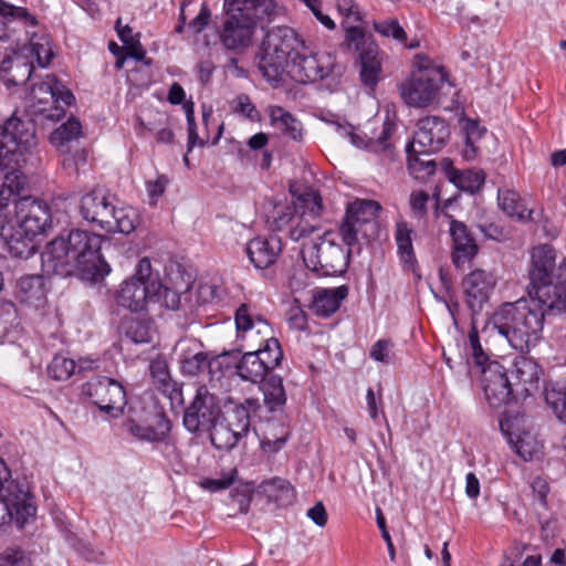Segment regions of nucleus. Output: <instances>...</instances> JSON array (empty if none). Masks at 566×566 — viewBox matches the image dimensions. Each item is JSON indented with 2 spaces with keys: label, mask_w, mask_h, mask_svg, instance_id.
<instances>
[{
  "label": "nucleus",
  "mask_w": 566,
  "mask_h": 566,
  "mask_svg": "<svg viewBox=\"0 0 566 566\" xmlns=\"http://www.w3.org/2000/svg\"><path fill=\"white\" fill-rule=\"evenodd\" d=\"M104 239L101 234L80 229L70 231L66 237L59 235L41 253L43 272L97 282L111 272L101 253Z\"/></svg>",
  "instance_id": "1"
},
{
  "label": "nucleus",
  "mask_w": 566,
  "mask_h": 566,
  "mask_svg": "<svg viewBox=\"0 0 566 566\" xmlns=\"http://www.w3.org/2000/svg\"><path fill=\"white\" fill-rule=\"evenodd\" d=\"M547 312L551 310L536 296L504 303L494 311L482 332L497 331L514 349L527 353L542 339Z\"/></svg>",
  "instance_id": "2"
},
{
  "label": "nucleus",
  "mask_w": 566,
  "mask_h": 566,
  "mask_svg": "<svg viewBox=\"0 0 566 566\" xmlns=\"http://www.w3.org/2000/svg\"><path fill=\"white\" fill-rule=\"evenodd\" d=\"M552 245L541 244L531 252L528 296H536L551 311L566 312V261L555 269Z\"/></svg>",
  "instance_id": "3"
},
{
  "label": "nucleus",
  "mask_w": 566,
  "mask_h": 566,
  "mask_svg": "<svg viewBox=\"0 0 566 566\" xmlns=\"http://www.w3.org/2000/svg\"><path fill=\"white\" fill-rule=\"evenodd\" d=\"M305 44L304 39L290 27L270 29L258 53V67L263 77L269 82H277Z\"/></svg>",
  "instance_id": "4"
},
{
  "label": "nucleus",
  "mask_w": 566,
  "mask_h": 566,
  "mask_svg": "<svg viewBox=\"0 0 566 566\" xmlns=\"http://www.w3.org/2000/svg\"><path fill=\"white\" fill-rule=\"evenodd\" d=\"M235 326L239 336L258 355L269 373L283 359L280 342L273 336V329L266 319L255 315L248 304H241L235 311Z\"/></svg>",
  "instance_id": "5"
},
{
  "label": "nucleus",
  "mask_w": 566,
  "mask_h": 566,
  "mask_svg": "<svg viewBox=\"0 0 566 566\" xmlns=\"http://www.w3.org/2000/svg\"><path fill=\"white\" fill-rule=\"evenodd\" d=\"M161 290L159 272L153 270L148 258H143L138 261L135 274L119 285L116 303L133 313L143 312L153 300H160Z\"/></svg>",
  "instance_id": "6"
},
{
  "label": "nucleus",
  "mask_w": 566,
  "mask_h": 566,
  "mask_svg": "<svg viewBox=\"0 0 566 566\" xmlns=\"http://www.w3.org/2000/svg\"><path fill=\"white\" fill-rule=\"evenodd\" d=\"M451 87L448 73L441 65H420L400 86L403 102L412 107H427L440 101L443 90Z\"/></svg>",
  "instance_id": "7"
},
{
  "label": "nucleus",
  "mask_w": 566,
  "mask_h": 566,
  "mask_svg": "<svg viewBox=\"0 0 566 566\" xmlns=\"http://www.w3.org/2000/svg\"><path fill=\"white\" fill-rule=\"evenodd\" d=\"M339 233L325 231L303 244L301 253L306 266L321 276H333L346 270V255L337 243Z\"/></svg>",
  "instance_id": "8"
},
{
  "label": "nucleus",
  "mask_w": 566,
  "mask_h": 566,
  "mask_svg": "<svg viewBox=\"0 0 566 566\" xmlns=\"http://www.w3.org/2000/svg\"><path fill=\"white\" fill-rule=\"evenodd\" d=\"M74 102L73 93L55 75L34 83L29 95L31 113L52 122L60 120Z\"/></svg>",
  "instance_id": "9"
},
{
  "label": "nucleus",
  "mask_w": 566,
  "mask_h": 566,
  "mask_svg": "<svg viewBox=\"0 0 566 566\" xmlns=\"http://www.w3.org/2000/svg\"><path fill=\"white\" fill-rule=\"evenodd\" d=\"M36 145L34 125L31 120H22L14 115L1 127L0 164L17 166L21 169L24 155Z\"/></svg>",
  "instance_id": "10"
},
{
  "label": "nucleus",
  "mask_w": 566,
  "mask_h": 566,
  "mask_svg": "<svg viewBox=\"0 0 566 566\" xmlns=\"http://www.w3.org/2000/svg\"><path fill=\"white\" fill-rule=\"evenodd\" d=\"M380 205L373 200H356L347 207L344 220L339 226V234L347 247H353L359 237L367 239L376 229Z\"/></svg>",
  "instance_id": "11"
},
{
  "label": "nucleus",
  "mask_w": 566,
  "mask_h": 566,
  "mask_svg": "<svg viewBox=\"0 0 566 566\" xmlns=\"http://www.w3.org/2000/svg\"><path fill=\"white\" fill-rule=\"evenodd\" d=\"M224 19L218 32L219 40L224 49L242 53L251 44L256 30L252 18L244 15L239 7L224 0Z\"/></svg>",
  "instance_id": "12"
},
{
  "label": "nucleus",
  "mask_w": 566,
  "mask_h": 566,
  "mask_svg": "<svg viewBox=\"0 0 566 566\" xmlns=\"http://www.w3.org/2000/svg\"><path fill=\"white\" fill-rule=\"evenodd\" d=\"M345 40L348 48L358 53L363 84L374 88L381 74V56L378 44L358 27L348 28Z\"/></svg>",
  "instance_id": "13"
},
{
  "label": "nucleus",
  "mask_w": 566,
  "mask_h": 566,
  "mask_svg": "<svg viewBox=\"0 0 566 566\" xmlns=\"http://www.w3.org/2000/svg\"><path fill=\"white\" fill-rule=\"evenodd\" d=\"M82 394L102 412L113 418L119 417L127 403L126 391L115 379L97 376L82 386Z\"/></svg>",
  "instance_id": "14"
},
{
  "label": "nucleus",
  "mask_w": 566,
  "mask_h": 566,
  "mask_svg": "<svg viewBox=\"0 0 566 566\" xmlns=\"http://www.w3.org/2000/svg\"><path fill=\"white\" fill-rule=\"evenodd\" d=\"M221 408L218 397L206 386H199L191 403L184 415V426L192 433H205L220 419Z\"/></svg>",
  "instance_id": "15"
},
{
  "label": "nucleus",
  "mask_w": 566,
  "mask_h": 566,
  "mask_svg": "<svg viewBox=\"0 0 566 566\" xmlns=\"http://www.w3.org/2000/svg\"><path fill=\"white\" fill-rule=\"evenodd\" d=\"M335 67V56L328 52H313L306 44L287 66L290 76L298 83H314L326 78Z\"/></svg>",
  "instance_id": "16"
},
{
  "label": "nucleus",
  "mask_w": 566,
  "mask_h": 566,
  "mask_svg": "<svg viewBox=\"0 0 566 566\" xmlns=\"http://www.w3.org/2000/svg\"><path fill=\"white\" fill-rule=\"evenodd\" d=\"M500 428L515 453L523 460L532 461L542 454L543 443L527 429L524 415H505L500 420Z\"/></svg>",
  "instance_id": "17"
},
{
  "label": "nucleus",
  "mask_w": 566,
  "mask_h": 566,
  "mask_svg": "<svg viewBox=\"0 0 566 566\" xmlns=\"http://www.w3.org/2000/svg\"><path fill=\"white\" fill-rule=\"evenodd\" d=\"M15 217L17 226L21 227L24 233L35 237L53 228L56 219L45 201L31 197L21 198L17 202Z\"/></svg>",
  "instance_id": "18"
},
{
  "label": "nucleus",
  "mask_w": 566,
  "mask_h": 566,
  "mask_svg": "<svg viewBox=\"0 0 566 566\" xmlns=\"http://www.w3.org/2000/svg\"><path fill=\"white\" fill-rule=\"evenodd\" d=\"M481 384L485 399L493 408L507 403L515 396V388L506 368L497 361H491L481 369Z\"/></svg>",
  "instance_id": "19"
},
{
  "label": "nucleus",
  "mask_w": 566,
  "mask_h": 566,
  "mask_svg": "<svg viewBox=\"0 0 566 566\" xmlns=\"http://www.w3.org/2000/svg\"><path fill=\"white\" fill-rule=\"evenodd\" d=\"M449 135V126L444 119L427 116L418 122V129L409 145L420 154L431 155L442 149Z\"/></svg>",
  "instance_id": "20"
},
{
  "label": "nucleus",
  "mask_w": 566,
  "mask_h": 566,
  "mask_svg": "<svg viewBox=\"0 0 566 566\" xmlns=\"http://www.w3.org/2000/svg\"><path fill=\"white\" fill-rule=\"evenodd\" d=\"M496 280L494 275L485 270L476 269L470 272L462 282L465 302L472 316L479 314L483 305L488 303Z\"/></svg>",
  "instance_id": "21"
},
{
  "label": "nucleus",
  "mask_w": 566,
  "mask_h": 566,
  "mask_svg": "<svg viewBox=\"0 0 566 566\" xmlns=\"http://www.w3.org/2000/svg\"><path fill=\"white\" fill-rule=\"evenodd\" d=\"M114 206L115 197L104 189L96 188L81 198L80 214L85 221L96 223L104 230L112 211L114 212Z\"/></svg>",
  "instance_id": "22"
},
{
  "label": "nucleus",
  "mask_w": 566,
  "mask_h": 566,
  "mask_svg": "<svg viewBox=\"0 0 566 566\" xmlns=\"http://www.w3.org/2000/svg\"><path fill=\"white\" fill-rule=\"evenodd\" d=\"M450 218L449 232L452 239V263L457 268H462L469 263L479 252V245L467 224Z\"/></svg>",
  "instance_id": "23"
},
{
  "label": "nucleus",
  "mask_w": 566,
  "mask_h": 566,
  "mask_svg": "<svg viewBox=\"0 0 566 566\" xmlns=\"http://www.w3.org/2000/svg\"><path fill=\"white\" fill-rule=\"evenodd\" d=\"M511 378H514L515 397H528L538 390L542 376L541 366L527 356H520L514 360Z\"/></svg>",
  "instance_id": "24"
},
{
  "label": "nucleus",
  "mask_w": 566,
  "mask_h": 566,
  "mask_svg": "<svg viewBox=\"0 0 566 566\" xmlns=\"http://www.w3.org/2000/svg\"><path fill=\"white\" fill-rule=\"evenodd\" d=\"M283 251L282 239L276 234L255 237L247 244V254L256 269H268L273 265Z\"/></svg>",
  "instance_id": "25"
},
{
  "label": "nucleus",
  "mask_w": 566,
  "mask_h": 566,
  "mask_svg": "<svg viewBox=\"0 0 566 566\" xmlns=\"http://www.w3.org/2000/svg\"><path fill=\"white\" fill-rule=\"evenodd\" d=\"M33 62L27 53L13 51L4 56L0 64V77L7 86H18L27 83L33 71Z\"/></svg>",
  "instance_id": "26"
},
{
  "label": "nucleus",
  "mask_w": 566,
  "mask_h": 566,
  "mask_svg": "<svg viewBox=\"0 0 566 566\" xmlns=\"http://www.w3.org/2000/svg\"><path fill=\"white\" fill-rule=\"evenodd\" d=\"M251 415L263 418L262 406L258 398H247L243 402L234 405L227 411L222 422L241 438L249 433Z\"/></svg>",
  "instance_id": "27"
},
{
  "label": "nucleus",
  "mask_w": 566,
  "mask_h": 566,
  "mask_svg": "<svg viewBox=\"0 0 566 566\" xmlns=\"http://www.w3.org/2000/svg\"><path fill=\"white\" fill-rule=\"evenodd\" d=\"M348 292L347 285L332 289L316 287L312 292L310 308L316 316L329 317L338 311Z\"/></svg>",
  "instance_id": "28"
},
{
  "label": "nucleus",
  "mask_w": 566,
  "mask_h": 566,
  "mask_svg": "<svg viewBox=\"0 0 566 566\" xmlns=\"http://www.w3.org/2000/svg\"><path fill=\"white\" fill-rule=\"evenodd\" d=\"M48 291L43 275L28 274L18 279L14 295L21 303L40 307L45 303Z\"/></svg>",
  "instance_id": "29"
},
{
  "label": "nucleus",
  "mask_w": 566,
  "mask_h": 566,
  "mask_svg": "<svg viewBox=\"0 0 566 566\" xmlns=\"http://www.w3.org/2000/svg\"><path fill=\"white\" fill-rule=\"evenodd\" d=\"M447 178L460 190L475 193L485 181V174L481 169H455L452 161L444 158L441 163Z\"/></svg>",
  "instance_id": "30"
},
{
  "label": "nucleus",
  "mask_w": 566,
  "mask_h": 566,
  "mask_svg": "<svg viewBox=\"0 0 566 566\" xmlns=\"http://www.w3.org/2000/svg\"><path fill=\"white\" fill-rule=\"evenodd\" d=\"M268 114L271 126L279 129L284 136L297 142L302 139V123L285 108L279 105H271L268 108Z\"/></svg>",
  "instance_id": "31"
},
{
  "label": "nucleus",
  "mask_w": 566,
  "mask_h": 566,
  "mask_svg": "<svg viewBox=\"0 0 566 566\" xmlns=\"http://www.w3.org/2000/svg\"><path fill=\"white\" fill-rule=\"evenodd\" d=\"M261 390L263 392L262 411L266 409L271 413L282 412L286 403L283 379L272 375L263 381Z\"/></svg>",
  "instance_id": "32"
},
{
  "label": "nucleus",
  "mask_w": 566,
  "mask_h": 566,
  "mask_svg": "<svg viewBox=\"0 0 566 566\" xmlns=\"http://www.w3.org/2000/svg\"><path fill=\"white\" fill-rule=\"evenodd\" d=\"M139 223V214L136 209L129 206H114V212L106 221V226H104V230L106 232H118L124 234L132 233L137 224Z\"/></svg>",
  "instance_id": "33"
},
{
  "label": "nucleus",
  "mask_w": 566,
  "mask_h": 566,
  "mask_svg": "<svg viewBox=\"0 0 566 566\" xmlns=\"http://www.w3.org/2000/svg\"><path fill=\"white\" fill-rule=\"evenodd\" d=\"M35 235L24 233L19 226H13L10 233L6 234V243L10 254L14 258L28 259L35 253Z\"/></svg>",
  "instance_id": "34"
},
{
  "label": "nucleus",
  "mask_w": 566,
  "mask_h": 566,
  "mask_svg": "<svg viewBox=\"0 0 566 566\" xmlns=\"http://www.w3.org/2000/svg\"><path fill=\"white\" fill-rule=\"evenodd\" d=\"M303 208L295 203H274L266 213V223L272 231L290 230L294 224L297 212Z\"/></svg>",
  "instance_id": "35"
},
{
  "label": "nucleus",
  "mask_w": 566,
  "mask_h": 566,
  "mask_svg": "<svg viewBox=\"0 0 566 566\" xmlns=\"http://www.w3.org/2000/svg\"><path fill=\"white\" fill-rule=\"evenodd\" d=\"M413 229L402 219L396 222L395 241L398 255L403 264L413 268L417 263L416 253L412 244Z\"/></svg>",
  "instance_id": "36"
},
{
  "label": "nucleus",
  "mask_w": 566,
  "mask_h": 566,
  "mask_svg": "<svg viewBox=\"0 0 566 566\" xmlns=\"http://www.w3.org/2000/svg\"><path fill=\"white\" fill-rule=\"evenodd\" d=\"M497 201L501 210L510 217H515L523 221H533V210H527L520 195L507 188H501L497 191Z\"/></svg>",
  "instance_id": "37"
},
{
  "label": "nucleus",
  "mask_w": 566,
  "mask_h": 566,
  "mask_svg": "<svg viewBox=\"0 0 566 566\" xmlns=\"http://www.w3.org/2000/svg\"><path fill=\"white\" fill-rule=\"evenodd\" d=\"M263 364L264 361L250 349L242 355L235 368L242 379L258 384L264 381L270 374Z\"/></svg>",
  "instance_id": "38"
},
{
  "label": "nucleus",
  "mask_w": 566,
  "mask_h": 566,
  "mask_svg": "<svg viewBox=\"0 0 566 566\" xmlns=\"http://www.w3.org/2000/svg\"><path fill=\"white\" fill-rule=\"evenodd\" d=\"M289 437L290 429L285 422L274 423L269 419L261 439V448L264 452L275 453L285 446Z\"/></svg>",
  "instance_id": "39"
},
{
  "label": "nucleus",
  "mask_w": 566,
  "mask_h": 566,
  "mask_svg": "<svg viewBox=\"0 0 566 566\" xmlns=\"http://www.w3.org/2000/svg\"><path fill=\"white\" fill-rule=\"evenodd\" d=\"M234 7H239L244 15L252 18L254 25L263 19L271 18L275 12L274 0H229Z\"/></svg>",
  "instance_id": "40"
},
{
  "label": "nucleus",
  "mask_w": 566,
  "mask_h": 566,
  "mask_svg": "<svg viewBox=\"0 0 566 566\" xmlns=\"http://www.w3.org/2000/svg\"><path fill=\"white\" fill-rule=\"evenodd\" d=\"M82 134L81 123L75 118H70L66 123L57 127L51 135L50 142L60 151L66 153L70 144L76 142Z\"/></svg>",
  "instance_id": "41"
},
{
  "label": "nucleus",
  "mask_w": 566,
  "mask_h": 566,
  "mask_svg": "<svg viewBox=\"0 0 566 566\" xmlns=\"http://www.w3.org/2000/svg\"><path fill=\"white\" fill-rule=\"evenodd\" d=\"M123 427L136 439L149 442H159L165 440L166 434L169 431V422L164 419L159 423V429L149 426H142L134 419H127Z\"/></svg>",
  "instance_id": "42"
},
{
  "label": "nucleus",
  "mask_w": 566,
  "mask_h": 566,
  "mask_svg": "<svg viewBox=\"0 0 566 566\" xmlns=\"http://www.w3.org/2000/svg\"><path fill=\"white\" fill-rule=\"evenodd\" d=\"M406 153L408 169L415 179L423 181L434 174L437 164L433 159L427 158L430 155L420 154L416 149H411L409 144L406 147Z\"/></svg>",
  "instance_id": "43"
},
{
  "label": "nucleus",
  "mask_w": 566,
  "mask_h": 566,
  "mask_svg": "<svg viewBox=\"0 0 566 566\" xmlns=\"http://www.w3.org/2000/svg\"><path fill=\"white\" fill-rule=\"evenodd\" d=\"M115 30L119 40L124 43L123 48L126 55L136 61H144L146 51L140 43V35L138 33L133 34V29L129 25H122L120 19L116 21Z\"/></svg>",
  "instance_id": "44"
},
{
  "label": "nucleus",
  "mask_w": 566,
  "mask_h": 566,
  "mask_svg": "<svg viewBox=\"0 0 566 566\" xmlns=\"http://www.w3.org/2000/svg\"><path fill=\"white\" fill-rule=\"evenodd\" d=\"M20 51L22 53H27L28 59H30L32 62L35 60L38 65L41 67H45L53 57L50 42L45 36H41L39 40H36V36L32 35L30 43L24 45Z\"/></svg>",
  "instance_id": "45"
},
{
  "label": "nucleus",
  "mask_w": 566,
  "mask_h": 566,
  "mask_svg": "<svg viewBox=\"0 0 566 566\" xmlns=\"http://www.w3.org/2000/svg\"><path fill=\"white\" fill-rule=\"evenodd\" d=\"M208 432L210 434L212 446L219 450L229 451L238 444L240 439H242L224 422H219V420L214 422L213 428Z\"/></svg>",
  "instance_id": "46"
},
{
  "label": "nucleus",
  "mask_w": 566,
  "mask_h": 566,
  "mask_svg": "<svg viewBox=\"0 0 566 566\" xmlns=\"http://www.w3.org/2000/svg\"><path fill=\"white\" fill-rule=\"evenodd\" d=\"M0 17L9 23H20L25 29L38 24L36 18L27 8L13 6L4 0H0Z\"/></svg>",
  "instance_id": "47"
},
{
  "label": "nucleus",
  "mask_w": 566,
  "mask_h": 566,
  "mask_svg": "<svg viewBox=\"0 0 566 566\" xmlns=\"http://www.w3.org/2000/svg\"><path fill=\"white\" fill-rule=\"evenodd\" d=\"M264 493L276 502L289 503L294 499V488L282 478H273L262 483Z\"/></svg>",
  "instance_id": "48"
},
{
  "label": "nucleus",
  "mask_w": 566,
  "mask_h": 566,
  "mask_svg": "<svg viewBox=\"0 0 566 566\" xmlns=\"http://www.w3.org/2000/svg\"><path fill=\"white\" fill-rule=\"evenodd\" d=\"M179 363L182 374L191 377L201 374L209 366L208 355L201 350L196 353L185 352Z\"/></svg>",
  "instance_id": "49"
},
{
  "label": "nucleus",
  "mask_w": 566,
  "mask_h": 566,
  "mask_svg": "<svg viewBox=\"0 0 566 566\" xmlns=\"http://www.w3.org/2000/svg\"><path fill=\"white\" fill-rule=\"evenodd\" d=\"M468 354L472 358L474 365L480 368V370L483 367H486L488 364H490V356L489 354L483 349L479 332L476 329V326L474 324V321H472L471 329L468 334Z\"/></svg>",
  "instance_id": "50"
},
{
  "label": "nucleus",
  "mask_w": 566,
  "mask_h": 566,
  "mask_svg": "<svg viewBox=\"0 0 566 566\" xmlns=\"http://www.w3.org/2000/svg\"><path fill=\"white\" fill-rule=\"evenodd\" d=\"M22 490H20L18 483L11 480V471L7 467L6 462L0 459V499L2 501L12 500L19 501Z\"/></svg>",
  "instance_id": "51"
},
{
  "label": "nucleus",
  "mask_w": 566,
  "mask_h": 566,
  "mask_svg": "<svg viewBox=\"0 0 566 566\" xmlns=\"http://www.w3.org/2000/svg\"><path fill=\"white\" fill-rule=\"evenodd\" d=\"M76 371V363L62 355H56L48 366L51 378L62 381L67 380Z\"/></svg>",
  "instance_id": "52"
},
{
  "label": "nucleus",
  "mask_w": 566,
  "mask_h": 566,
  "mask_svg": "<svg viewBox=\"0 0 566 566\" xmlns=\"http://www.w3.org/2000/svg\"><path fill=\"white\" fill-rule=\"evenodd\" d=\"M373 27L382 36L392 38L401 43L407 40V34L397 19L374 21Z\"/></svg>",
  "instance_id": "53"
},
{
  "label": "nucleus",
  "mask_w": 566,
  "mask_h": 566,
  "mask_svg": "<svg viewBox=\"0 0 566 566\" xmlns=\"http://www.w3.org/2000/svg\"><path fill=\"white\" fill-rule=\"evenodd\" d=\"M545 400L553 409L556 417L566 422V387L546 390Z\"/></svg>",
  "instance_id": "54"
},
{
  "label": "nucleus",
  "mask_w": 566,
  "mask_h": 566,
  "mask_svg": "<svg viewBox=\"0 0 566 566\" xmlns=\"http://www.w3.org/2000/svg\"><path fill=\"white\" fill-rule=\"evenodd\" d=\"M430 197L423 190L412 191L409 198L410 214L413 219L426 220Z\"/></svg>",
  "instance_id": "55"
},
{
  "label": "nucleus",
  "mask_w": 566,
  "mask_h": 566,
  "mask_svg": "<svg viewBox=\"0 0 566 566\" xmlns=\"http://www.w3.org/2000/svg\"><path fill=\"white\" fill-rule=\"evenodd\" d=\"M234 113L242 115L251 122H260L261 114L247 94H240L233 101Z\"/></svg>",
  "instance_id": "56"
},
{
  "label": "nucleus",
  "mask_w": 566,
  "mask_h": 566,
  "mask_svg": "<svg viewBox=\"0 0 566 566\" xmlns=\"http://www.w3.org/2000/svg\"><path fill=\"white\" fill-rule=\"evenodd\" d=\"M0 566H31V559L21 548L8 547L0 554Z\"/></svg>",
  "instance_id": "57"
},
{
  "label": "nucleus",
  "mask_w": 566,
  "mask_h": 566,
  "mask_svg": "<svg viewBox=\"0 0 566 566\" xmlns=\"http://www.w3.org/2000/svg\"><path fill=\"white\" fill-rule=\"evenodd\" d=\"M315 231V227L310 224L306 219V213L302 208L295 218L294 224L290 226V238L294 241H298L303 238L308 237Z\"/></svg>",
  "instance_id": "58"
},
{
  "label": "nucleus",
  "mask_w": 566,
  "mask_h": 566,
  "mask_svg": "<svg viewBox=\"0 0 566 566\" xmlns=\"http://www.w3.org/2000/svg\"><path fill=\"white\" fill-rule=\"evenodd\" d=\"M394 343L390 339H379L370 348L369 356L371 359L389 364L392 360Z\"/></svg>",
  "instance_id": "59"
},
{
  "label": "nucleus",
  "mask_w": 566,
  "mask_h": 566,
  "mask_svg": "<svg viewBox=\"0 0 566 566\" xmlns=\"http://www.w3.org/2000/svg\"><path fill=\"white\" fill-rule=\"evenodd\" d=\"M126 334L136 344L149 343L151 340L150 331L144 322L132 323Z\"/></svg>",
  "instance_id": "60"
},
{
  "label": "nucleus",
  "mask_w": 566,
  "mask_h": 566,
  "mask_svg": "<svg viewBox=\"0 0 566 566\" xmlns=\"http://www.w3.org/2000/svg\"><path fill=\"white\" fill-rule=\"evenodd\" d=\"M151 303H159L167 310L176 311L180 306V294L163 285V290L160 291V300H153Z\"/></svg>",
  "instance_id": "61"
},
{
  "label": "nucleus",
  "mask_w": 566,
  "mask_h": 566,
  "mask_svg": "<svg viewBox=\"0 0 566 566\" xmlns=\"http://www.w3.org/2000/svg\"><path fill=\"white\" fill-rule=\"evenodd\" d=\"M187 124H188V143L187 148L190 153L196 145L203 146L205 142L199 138L197 133V125L195 122V114L192 107L186 109Z\"/></svg>",
  "instance_id": "62"
},
{
  "label": "nucleus",
  "mask_w": 566,
  "mask_h": 566,
  "mask_svg": "<svg viewBox=\"0 0 566 566\" xmlns=\"http://www.w3.org/2000/svg\"><path fill=\"white\" fill-rule=\"evenodd\" d=\"M150 375L154 378V380L166 387L169 382V371L168 367L164 361L160 360H154L150 363L149 366Z\"/></svg>",
  "instance_id": "63"
},
{
  "label": "nucleus",
  "mask_w": 566,
  "mask_h": 566,
  "mask_svg": "<svg viewBox=\"0 0 566 566\" xmlns=\"http://www.w3.org/2000/svg\"><path fill=\"white\" fill-rule=\"evenodd\" d=\"M210 18H211V11H210L208 4L202 3L199 13L189 23V28L195 33H200L209 24Z\"/></svg>",
  "instance_id": "64"
}]
</instances>
